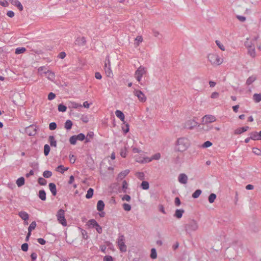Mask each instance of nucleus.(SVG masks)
Wrapping results in <instances>:
<instances>
[{"mask_svg":"<svg viewBox=\"0 0 261 261\" xmlns=\"http://www.w3.org/2000/svg\"><path fill=\"white\" fill-rule=\"evenodd\" d=\"M151 161H152L151 159H149L148 158H144L143 160L138 161V162L139 163H148Z\"/></svg>","mask_w":261,"mask_h":261,"instance_id":"e2e57ef3","label":"nucleus"},{"mask_svg":"<svg viewBox=\"0 0 261 261\" xmlns=\"http://www.w3.org/2000/svg\"><path fill=\"white\" fill-rule=\"evenodd\" d=\"M161 158V154L160 153H155L154 155H153L151 157V160H159Z\"/></svg>","mask_w":261,"mask_h":261,"instance_id":"69168bd1","label":"nucleus"},{"mask_svg":"<svg viewBox=\"0 0 261 261\" xmlns=\"http://www.w3.org/2000/svg\"><path fill=\"white\" fill-rule=\"evenodd\" d=\"M73 125V123L70 120H67L65 123V128L67 130H70Z\"/></svg>","mask_w":261,"mask_h":261,"instance_id":"c85d7f7f","label":"nucleus"},{"mask_svg":"<svg viewBox=\"0 0 261 261\" xmlns=\"http://www.w3.org/2000/svg\"><path fill=\"white\" fill-rule=\"evenodd\" d=\"M198 123L194 120H189L185 122L184 127L185 128L192 129L197 126Z\"/></svg>","mask_w":261,"mask_h":261,"instance_id":"6e6552de","label":"nucleus"},{"mask_svg":"<svg viewBox=\"0 0 261 261\" xmlns=\"http://www.w3.org/2000/svg\"><path fill=\"white\" fill-rule=\"evenodd\" d=\"M18 216L24 221L28 220L29 218V214L24 211L19 212L18 213Z\"/></svg>","mask_w":261,"mask_h":261,"instance_id":"aec40b11","label":"nucleus"},{"mask_svg":"<svg viewBox=\"0 0 261 261\" xmlns=\"http://www.w3.org/2000/svg\"><path fill=\"white\" fill-rule=\"evenodd\" d=\"M57 127V125L56 122H51L49 124V129L51 130L56 129Z\"/></svg>","mask_w":261,"mask_h":261,"instance_id":"5fc2aeb1","label":"nucleus"},{"mask_svg":"<svg viewBox=\"0 0 261 261\" xmlns=\"http://www.w3.org/2000/svg\"><path fill=\"white\" fill-rule=\"evenodd\" d=\"M247 50L248 54L252 58H255L256 54L254 46H252L251 47L247 48Z\"/></svg>","mask_w":261,"mask_h":261,"instance_id":"4be33fe9","label":"nucleus"},{"mask_svg":"<svg viewBox=\"0 0 261 261\" xmlns=\"http://www.w3.org/2000/svg\"><path fill=\"white\" fill-rule=\"evenodd\" d=\"M36 226V223L35 221H33L28 227V231L32 232Z\"/></svg>","mask_w":261,"mask_h":261,"instance_id":"8fccbe9b","label":"nucleus"},{"mask_svg":"<svg viewBox=\"0 0 261 261\" xmlns=\"http://www.w3.org/2000/svg\"><path fill=\"white\" fill-rule=\"evenodd\" d=\"M249 128V127L248 126L239 127L234 130V134L235 135L241 134L248 130Z\"/></svg>","mask_w":261,"mask_h":261,"instance_id":"dca6fc26","label":"nucleus"},{"mask_svg":"<svg viewBox=\"0 0 261 261\" xmlns=\"http://www.w3.org/2000/svg\"><path fill=\"white\" fill-rule=\"evenodd\" d=\"M57 220L59 223L64 226L67 225V221L65 217V211L62 208L60 209L57 214Z\"/></svg>","mask_w":261,"mask_h":261,"instance_id":"39448f33","label":"nucleus"},{"mask_svg":"<svg viewBox=\"0 0 261 261\" xmlns=\"http://www.w3.org/2000/svg\"><path fill=\"white\" fill-rule=\"evenodd\" d=\"M86 38L84 37H77L75 40V44L79 46H84L86 44Z\"/></svg>","mask_w":261,"mask_h":261,"instance_id":"4468645a","label":"nucleus"},{"mask_svg":"<svg viewBox=\"0 0 261 261\" xmlns=\"http://www.w3.org/2000/svg\"><path fill=\"white\" fill-rule=\"evenodd\" d=\"M68 169V167H64L63 165H59L58 166L56 170L58 172H60L61 173H63L65 171H67Z\"/></svg>","mask_w":261,"mask_h":261,"instance_id":"cd10ccee","label":"nucleus"},{"mask_svg":"<svg viewBox=\"0 0 261 261\" xmlns=\"http://www.w3.org/2000/svg\"><path fill=\"white\" fill-rule=\"evenodd\" d=\"M216 120L215 117L211 115H206L202 118V122L203 124H207L213 122Z\"/></svg>","mask_w":261,"mask_h":261,"instance_id":"1a4fd4ad","label":"nucleus"},{"mask_svg":"<svg viewBox=\"0 0 261 261\" xmlns=\"http://www.w3.org/2000/svg\"><path fill=\"white\" fill-rule=\"evenodd\" d=\"M93 193H94V190L92 188H90L87 191V193L85 196L86 198L87 199H90L92 197V196L93 195Z\"/></svg>","mask_w":261,"mask_h":261,"instance_id":"7c9ffc66","label":"nucleus"},{"mask_svg":"<svg viewBox=\"0 0 261 261\" xmlns=\"http://www.w3.org/2000/svg\"><path fill=\"white\" fill-rule=\"evenodd\" d=\"M134 93L140 101L145 102L146 100V96L141 91L135 89L134 91Z\"/></svg>","mask_w":261,"mask_h":261,"instance_id":"9d476101","label":"nucleus"},{"mask_svg":"<svg viewBox=\"0 0 261 261\" xmlns=\"http://www.w3.org/2000/svg\"><path fill=\"white\" fill-rule=\"evenodd\" d=\"M48 141L51 146L56 147L57 146V141L54 136H50L48 137Z\"/></svg>","mask_w":261,"mask_h":261,"instance_id":"393cba45","label":"nucleus"},{"mask_svg":"<svg viewBox=\"0 0 261 261\" xmlns=\"http://www.w3.org/2000/svg\"><path fill=\"white\" fill-rule=\"evenodd\" d=\"M44 73L48 75V78L50 80H53L55 77V73L48 70L47 71H44Z\"/></svg>","mask_w":261,"mask_h":261,"instance_id":"473e14b6","label":"nucleus"},{"mask_svg":"<svg viewBox=\"0 0 261 261\" xmlns=\"http://www.w3.org/2000/svg\"><path fill=\"white\" fill-rule=\"evenodd\" d=\"M146 72L145 67L141 66L135 71V75L143 76Z\"/></svg>","mask_w":261,"mask_h":261,"instance_id":"f8f14e48","label":"nucleus"},{"mask_svg":"<svg viewBox=\"0 0 261 261\" xmlns=\"http://www.w3.org/2000/svg\"><path fill=\"white\" fill-rule=\"evenodd\" d=\"M256 80V76L252 75L249 76L246 81V85H250Z\"/></svg>","mask_w":261,"mask_h":261,"instance_id":"c756f323","label":"nucleus"},{"mask_svg":"<svg viewBox=\"0 0 261 261\" xmlns=\"http://www.w3.org/2000/svg\"><path fill=\"white\" fill-rule=\"evenodd\" d=\"M38 182L41 186H45L47 184V181L43 177H39Z\"/></svg>","mask_w":261,"mask_h":261,"instance_id":"c03bdc74","label":"nucleus"},{"mask_svg":"<svg viewBox=\"0 0 261 261\" xmlns=\"http://www.w3.org/2000/svg\"><path fill=\"white\" fill-rule=\"evenodd\" d=\"M202 191L201 190L197 189L195 190V192L192 194V197L194 199L197 198L200 195Z\"/></svg>","mask_w":261,"mask_h":261,"instance_id":"72a5a7b5","label":"nucleus"},{"mask_svg":"<svg viewBox=\"0 0 261 261\" xmlns=\"http://www.w3.org/2000/svg\"><path fill=\"white\" fill-rule=\"evenodd\" d=\"M21 250L24 252H27L29 249V245L28 243H25L21 245Z\"/></svg>","mask_w":261,"mask_h":261,"instance_id":"4d7b16f0","label":"nucleus"},{"mask_svg":"<svg viewBox=\"0 0 261 261\" xmlns=\"http://www.w3.org/2000/svg\"><path fill=\"white\" fill-rule=\"evenodd\" d=\"M105 206V203L102 200H98L97 202V211L99 212L103 211Z\"/></svg>","mask_w":261,"mask_h":261,"instance_id":"412c9836","label":"nucleus"},{"mask_svg":"<svg viewBox=\"0 0 261 261\" xmlns=\"http://www.w3.org/2000/svg\"><path fill=\"white\" fill-rule=\"evenodd\" d=\"M244 45H245V46L247 48H248L251 47L252 46H254L253 44V43L251 42V41H249L248 39H247V40L246 41H245Z\"/></svg>","mask_w":261,"mask_h":261,"instance_id":"052dcab7","label":"nucleus"},{"mask_svg":"<svg viewBox=\"0 0 261 261\" xmlns=\"http://www.w3.org/2000/svg\"><path fill=\"white\" fill-rule=\"evenodd\" d=\"M140 187L143 190H148L149 188V184L147 181L143 180Z\"/></svg>","mask_w":261,"mask_h":261,"instance_id":"2f4dec72","label":"nucleus"},{"mask_svg":"<svg viewBox=\"0 0 261 261\" xmlns=\"http://www.w3.org/2000/svg\"><path fill=\"white\" fill-rule=\"evenodd\" d=\"M152 33L153 36L155 37H157L159 39H161L162 38V35L160 34V33L158 31L155 30H152Z\"/></svg>","mask_w":261,"mask_h":261,"instance_id":"6e6d98bb","label":"nucleus"},{"mask_svg":"<svg viewBox=\"0 0 261 261\" xmlns=\"http://www.w3.org/2000/svg\"><path fill=\"white\" fill-rule=\"evenodd\" d=\"M213 145L212 143L210 141H206L204 142L202 145V147L207 148Z\"/></svg>","mask_w":261,"mask_h":261,"instance_id":"864d4df0","label":"nucleus"},{"mask_svg":"<svg viewBox=\"0 0 261 261\" xmlns=\"http://www.w3.org/2000/svg\"><path fill=\"white\" fill-rule=\"evenodd\" d=\"M88 223L90 225L92 226V227L95 228L97 225H98V223L97 222V221L95 219H91L89 220Z\"/></svg>","mask_w":261,"mask_h":261,"instance_id":"09e8293b","label":"nucleus"},{"mask_svg":"<svg viewBox=\"0 0 261 261\" xmlns=\"http://www.w3.org/2000/svg\"><path fill=\"white\" fill-rule=\"evenodd\" d=\"M152 259H155L157 257V252L155 248H152L151 249V253L150 255Z\"/></svg>","mask_w":261,"mask_h":261,"instance_id":"a19ab883","label":"nucleus"},{"mask_svg":"<svg viewBox=\"0 0 261 261\" xmlns=\"http://www.w3.org/2000/svg\"><path fill=\"white\" fill-rule=\"evenodd\" d=\"M123 209L127 212L130 211L131 210V205L128 203H124L122 205Z\"/></svg>","mask_w":261,"mask_h":261,"instance_id":"603ef678","label":"nucleus"},{"mask_svg":"<svg viewBox=\"0 0 261 261\" xmlns=\"http://www.w3.org/2000/svg\"><path fill=\"white\" fill-rule=\"evenodd\" d=\"M58 109L59 112H65L66 111L67 107L65 105H64L63 103H60L58 105Z\"/></svg>","mask_w":261,"mask_h":261,"instance_id":"c9c22d12","label":"nucleus"},{"mask_svg":"<svg viewBox=\"0 0 261 261\" xmlns=\"http://www.w3.org/2000/svg\"><path fill=\"white\" fill-rule=\"evenodd\" d=\"M216 43L221 50L223 51L225 50V48L224 46L219 40H216Z\"/></svg>","mask_w":261,"mask_h":261,"instance_id":"13d9d810","label":"nucleus"},{"mask_svg":"<svg viewBox=\"0 0 261 261\" xmlns=\"http://www.w3.org/2000/svg\"><path fill=\"white\" fill-rule=\"evenodd\" d=\"M178 181L182 184H186L187 183L188 176L185 173H181L178 176Z\"/></svg>","mask_w":261,"mask_h":261,"instance_id":"9b49d317","label":"nucleus"},{"mask_svg":"<svg viewBox=\"0 0 261 261\" xmlns=\"http://www.w3.org/2000/svg\"><path fill=\"white\" fill-rule=\"evenodd\" d=\"M79 228L81 230L83 239L84 240H87L88 236V233H87V231L81 228Z\"/></svg>","mask_w":261,"mask_h":261,"instance_id":"a18cd8bd","label":"nucleus"},{"mask_svg":"<svg viewBox=\"0 0 261 261\" xmlns=\"http://www.w3.org/2000/svg\"><path fill=\"white\" fill-rule=\"evenodd\" d=\"M69 108L77 109L78 108L82 107V105L76 103L75 102H70L68 106Z\"/></svg>","mask_w":261,"mask_h":261,"instance_id":"a878e982","label":"nucleus"},{"mask_svg":"<svg viewBox=\"0 0 261 261\" xmlns=\"http://www.w3.org/2000/svg\"><path fill=\"white\" fill-rule=\"evenodd\" d=\"M136 176L141 180H144L145 175L142 172H138L136 173Z\"/></svg>","mask_w":261,"mask_h":261,"instance_id":"37998d69","label":"nucleus"},{"mask_svg":"<svg viewBox=\"0 0 261 261\" xmlns=\"http://www.w3.org/2000/svg\"><path fill=\"white\" fill-rule=\"evenodd\" d=\"M250 138L253 140H260L259 133L257 132H252L249 134Z\"/></svg>","mask_w":261,"mask_h":261,"instance_id":"6ab92c4d","label":"nucleus"},{"mask_svg":"<svg viewBox=\"0 0 261 261\" xmlns=\"http://www.w3.org/2000/svg\"><path fill=\"white\" fill-rule=\"evenodd\" d=\"M9 1L12 5L16 6L19 9V11H21L23 10V7L21 3L19 1L16 0L15 1H14L13 0H9Z\"/></svg>","mask_w":261,"mask_h":261,"instance_id":"2eb2a0df","label":"nucleus"},{"mask_svg":"<svg viewBox=\"0 0 261 261\" xmlns=\"http://www.w3.org/2000/svg\"><path fill=\"white\" fill-rule=\"evenodd\" d=\"M216 197H217V196L215 194L211 193L208 197V202L210 203H213L214 202V201L215 200V199H216Z\"/></svg>","mask_w":261,"mask_h":261,"instance_id":"f704fd0d","label":"nucleus"},{"mask_svg":"<svg viewBox=\"0 0 261 261\" xmlns=\"http://www.w3.org/2000/svg\"><path fill=\"white\" fill-rule=\"evenodd\" d=\"M49 189L52 194V195L54 196H56L57 194V187L55 184L53 182H50L48 185Z\"/></svg>","mask_w":261,"mask_h":261,"instance_id":"ddd939ff","label":"nucleus"},{"mask_svg":"<svg viewBox=\"0 0 261 261\" xmlns=\"http://www.w3.org/2000/svg\"><path fill=\"white\" fill-rule=\"evenodd\" d=\"M16 183L18 187H21V186H23L25 184L24 178L22 176L18 178L17 179Z\"/></svg>","mask_w":261,"mask_h":261,"instance_id":"bb28decb","label":"nucleus"},{"mask_svg":"<svg viewBox=\"0 0 261 261\" xmlns=\"http://www.w3.org/2000/svg\"><path fill=\"white\" fill-rule=\"evenodd\" d=\"M37 126L36 125L32 124L27 127L25 132L27 134L30 136H34L36 134Z\"/></svg>","mask_w":261,"mask_h":261,"instance_id":"423d86ee","label":"nucleus"},{"mask_svg":"<svg viewBox=\"0 0 261 261\" xmlns=\"http://www.w3.org/2000/svg\"><path fill=\"white\" fill-rule=\"evenodd\" d=\"M0 5L3 7H7L9 4L6 0H0Z\"/></svg>","mask_w":261,"mask_h":261,"instance_id":"680f3d73","label":"nucleus"},{"mask_svg":"<svg viewBox=\"0 0 261 261\" xmlns=\"http://www.w3.org/2000/svg\"><path fill=\"white\" fill-rule=\"evenodd\" d=\"M184 213H185L184 210L177 209L175 212L174 216L177 219H180L182 217Z\"/></svg>","mask_w":261,"mask_h":261,"instance_id":"a211bd4d","label":"nucleus"},{"mask_svg":"<svg viewBox=\"0 0 261 261\" xmlns=\"http://www.w3.org/2000/svg\"><path fill=\"white\" fill-rule=\"evenodd\" d=\"M128 188V184L126 181V180H124L122 181V191L123 193H126L127 192L126 190Z\"/></svg>","mask_w":261,"mask_h":261,"instance_id":"4c0bfd02","label":"nucleus"},{"mask_svg":"<svg viewBox=\"0 0 261 261\" xmlns=\"http://www.w3.org/2000/svg\"><path fill=\"white\" fill-rule=\"evenodd\" d=\"M50 150V146L48 144L44 146V154L45 156H47Z\"/></svg>","mask_w":261,"mask_h":261,"instance_id":"58836bf2","label":"nucleus"},{"mask_svg":"<svg viewBox=\"0 0 261 261\" xmlns=\"http://www.w3.org/2000/svg\"><path fill=\"white\" fill-rule=\"evenodd\" d=\"M185 230L188 233L191 231H196L198 228V225L197 222L194 219H190L188 223L185 225Z\"/></svg>","mask_w":261,"mask_h":261,"instance_id":"7ed1b4c3","label":"nucleus"},{"mask_svg":"<svg viewBox=\"0 0 261 261\" xmlns=\"http://www.w3.org/2000/svg\"><path fill=\"white\" fill-rule=\"evenodd\" d=\"M116 116L119 118L121 121L123 122V123H125V122L124 121L125 120V115L124 113L120 110H116L115 112Z\"/></svg>","mask_w":261,"mask_h":261,"instance_id":"f3484780","label":"nucleus"},{"mask_svg":"<svg viewBox=\"0 0 261 261\" xmlns=\"http://www.w3.org/2000/svg\"><path fill=\"white\" fill-rule=\"evenodd\" d=\"M106 60H108V63L106 62L105 64V72L108 77H111V75L113 74L111 67H110V61L109 60V57L108 56L106 57Z\"/></svg>","mask_w":261,"mask_h":261,"instance_id":"0eeeda50","label":"nucleus"},{"mask_svg":"<svg viewBox=\"0 0 261 261\" xmlns=\"http://www.w3.org/2000/svg\"><path fill=\"white\" fill-rule=\"evenodd\" d=\"M129 172V170L127 169L120 172L118 175L117 179H122L124 178Z\"/></svg>","mask_w":261,"mask_h":261,"instance_id":"b1692460","label":"nucleus"},{"mask_svg":"<svg viewBox=\"0 0 261 261\" xmlns=\"http://www.w3.org/2000/svg\"><path fill=\"white\" fill-rule=\"evenodd\" d=\"M131 199V197L129 195L125 194L122 198V200L123 201L126 200L127 201H129Z\"/></svg>","mask_w":261,"mask_h":261,"instance_id":"774afa93","label":"nucleus"},{"mask_svg":"<svg viewBox=\"0 0 261 261\" xmlns=\"http://www.w3.org/2000/svg\"><path fill=\"white\" fill-rule=\"evenodd\" d=\"M117 243L121 252H125L127 251V246L125 245V239L123 234L119 233Z\"/></svg>","mask_w":261,"mask_h":261,"instance_id":"f03ea898","label":"nucleus"},{"mask_svg":"<svg viewBox=\"0 0 261 261\" xmlns=\"http://www.w3.org/2000/svg\"><path fill=\"white\" fill-rule=\"evenodd\" d=\"M77 141L76 135L71 136L69 139V141L71 145H75Z\"/></svg>","mask_w":261,"mask_h":261,"instance_id":"e433bc0d","label":"nucleus"},{"mask_svg":"<svg viewBox=\"0 0 261 261\" xmlns=\"http://www.w3.org/2000/svg\"><path fill=\"white\" fill-rule=\"evenodd\" d=\"M103 261H114V258L111 255H106L103 258Z\"/></svg>","mask_w":261,"mask_h":261,"instance_id":"bf43d9fd","label":"nucleus"},{"mask_svg":"<svg viewBox=\"0 0 261 261\" xmlns=\"http://www.w3.org/2000/svg\"><path fill=\"white\" fill-rule=\"evenodd\" d=\"M253 99L256 102H259L261 101V94L255 93L253 95Z\"/></svg>","mask_w":261,"mask_h":261,"instance_id":"79ce46f5","label":"nucleus"},{"mask_svg":"<svg viewBox=\"0 0 261 261\" xmlns=\"http://www.w3.org/2000/svg\"><path fill=\"white\" fill-rule=\"evenodd\" d=\"M190 145L189 140L185 137L178 139L176 143V150L179 152L186 150Z\"/></svg>","mask_w":261,"mask_h":261,"instance_id":"f257e3e1","label":"nucleus"},{"mask_svg":"<svg viewBox=\"0 0 261 261\" xmlns=\"http://www.w3.org/2000/svg\"><path fill=\"white\" fill-rule=\"evenodd\" d=\"M52 172L49 170H45L43 173V176L44 178H49L52 176Z\"/></svg>","mask_w":261,"mask_h":261,"instance_id":"de8ad7c7","label":"nucleus"},{"mask_svg":"<svg viewBox=\"0 0 261 261\" xmlns=\"http://www.w3.org/2000/svg\"><path fill=\"white\" fill-rule=\"evenodd\" d=\"M174 203H175V205L177 206H178L180 205L181 201H180V198L178 197H175V200H174Z\"/></svg>","mask_w":261,"mask_h":261,"instance_id":"338daca9","label":"nucleus"},{"mask_svg":"<svg viewBox=\"0 0 261 261\" xmlns=\"http://www.w3.org/2000/svg\"><path fill=\"white\" fill-rule=\"evenodd\" d=\"M56 97V94L53 92H50L48 94L47 98L49 100L54 99Z\"/></svg>","mask_w":261,"mask_h":261,"instance_id":"0e129e2a","label":"nucleus"},{"mask_svg":"<svg viewBox=\"0 0 261 261\" xmlns=\"http://www.w3.org/2000/svg\"><path fill=\"white\" fill-rule=\"evenodd\" d=\"M26 51L25 47H17L15 49V53L17 55L22 54Z\"/></svg>","mask_w":261,"mask_h":261,"instance_id":"ea45409f","label":"nucleus"},{"mask_svg":"<svg viewBox=\"0 0 261 261\" xmlns=\"http://www.w3.org/2000/svg\"><path fill=\"white\" fill-rule=\"evenodd\" d=\"M77 138V140L83 141L85 139V135L83 133H80L78 135H76Z\"/></svg>","mask_w":261,"mask_h":261,"instance_id":"3c124183","label":"nucleus"},{"mask_svg":"<svg viewBox=\"0 0 261 261\" xmlns=\"http://www.w3.org/2000/svg\"><path fill=\"white\" fill-rule=\"evenodd\" d=\"M38 197L42 201H45L46 200V192L44 190H40L39 191Z\"/></svg>","mask_w":261,"mask_h":261,"instance_id":"5701e85b","label":"nucleus"},{"mask_svg":"<svg viewBox=\"0 0 261 261\" xmlns=\"http://www.w3.org/2000/svg\"><path fill=\"white\" fill-rule=\"evenodd\" d=\"M207 58L213 65H219L222 63V59L217 54H210Z\"/></svg>","mask_w":261,"mask_h":261,"instance_id":"20e7f679","label":"nucleus"},{"mask_svg":"<svg viewBox=\"0 0 261 261\" xmlns=\"http://www.w3.org/2000/svg\"><path fill=\"white\" fill-rule=\"evenodd\" d=\"M125 126H122V130L124 134H127L129 130V125L128 123H125Z\"/></svg>","mask_w":261,"mask_h":261,"instance_id":"49530a36","label":"nucleus"}]
</instances>
